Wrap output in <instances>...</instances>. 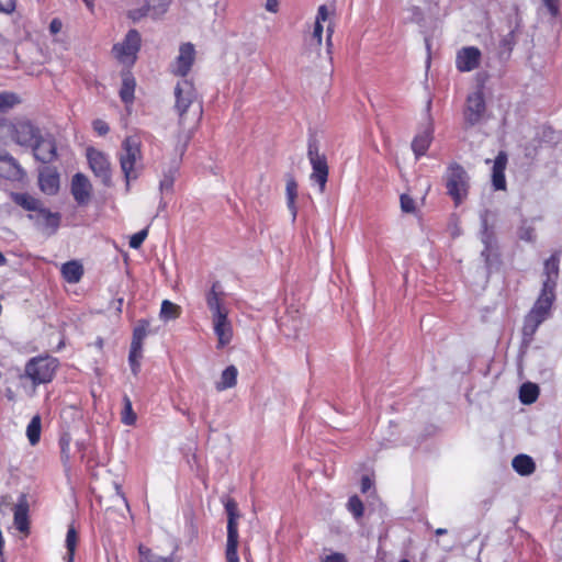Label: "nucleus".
I'll list each match as a JSON object with an SVG mask.
<instances>
[{
	"mask_svg": "<svg viewBox=\"0 0 562 562\" xmlns=\"http://www.w3.org/2000/svg\"><path fill=\"white\" fill-rule=\"evenodd\" d=\"M7 263V259L4 255L0 251V267L4 266Z\"/></svg>",
	"mask_w": 562,
	"mask_h": 562,
	"instance_id": "obj_59",
	"label": "nucleus"
},
{
	"mask_svg": "<svg viewBox=\"0 0 562 562\" xmlns=\"http://www.w3.org/2000/svg\"><path fill=\"white\" fill-rule=\"evenodd\" d=\"M347 508L356 519H360L363 516L364 507L362 501L357 495L348 499Z\"/></svg>",
	"mask_w": 562,
	"mask_h": 562,
	"instance_id": "obj_39",
	"label": "nucleus"
},
{
	"mask_svg": "<svg viewBox=\"0 0 562 562\" xmlns=\"http://www.w3.org/2000/svg\"><path fill=\"white\" fill-rule=\"evenodd\" d=\"M139 562H179L175 553L162 557L154 552L150 548L139 544L138 547Z\"/></svg>",
	"mask_w": 562,
	"mask_h": 562,
	"instance_id": "obj_29",
	"label": "nucleus"
},
{
	"mask_svg": "<svg viewBox=\"0 0 562 562\" xmlns=\"http://www.w3.org/2000/svg\"><path fill=\"white\" fill-rule=\"evenodd\" d=\"M142 142L137 136H127L122 142L119 161L121 170L126 182V190H130V183L136 180L143 169Z\"/></svg>",
	"mask_w": 562,
	"mask_h": 562,
	"instance_id": "obj_4",
	"label": "nucleus"
},
{
	"mask_svg": "<svg viewBox=\"0 0 562 562\" xmlns=\"http://www.w3.org/2000/svg\"><path fill=\"white\" fill-rule=\"evenodd\" d=\"M560 257L561 251L555 250L547 260H544L541 289L555 291L560 273Z\"/></svg>",
	"mask_w": 562,
	"mask_h": 562,
	"instance_id": "obj_18",
	"label": "nucleus"
},
{
	"mask_svg": "<svg viewBox=\"0 0 562 562\" xmlns=\"http://www.w3.org/2000/svg\"><path fill=\"white\" fill-rule=\"evenodd\" d=\"M142 38L137 30H130L124 40L112 47L114 57L123 65L132 66L137 59L140 49Z\"/></svg>",
	"mask_w": 562,
	"mask_h": 562,
	"instance_id": "obj_9",
	"label": "nucleus"
},
{
	"mask_svg": "<svg viewBox=\"0 0 562 562\" xmlns=\"http://www.w3.org/2000/svg\"><path fill=\"white\" fill-rule=\"evenodd\" d=\"M481 241L484 248L481 252L484 258L486 268L491 271L494 267L499 265V254L497 251L494 234L487 227V220H482Z\"/></svg>",
	"mask_w": 562,
	"mask_h": 562,
	"instance_id": "obj_14",
	"label": "nucleus"
},
{
	"mask_svg": "<svg viewBox=\"0 0 562 562\" xmlns=\"http://www.w3.org/2000/svg\"><path fill=\"white\" fill-rule=\"evenodd\" d=\"M16 0H0V13L11 14L15 11Z\"/></svg>",
	"mask_w": 562,
	"mask_h": 562,
	"instance_id": "obj_47",
	"label": "nucleus"
},
{
	"mask_svg": "<svg viewBox=\"0 0 562 562\" xmlns=\"http://www.w3.org/2000/svg\"><path fill=\"white\" fill-rule=\"evenodd\" d=\"M24 170L18 160L7 151H0V177L11 181H19L24 177Z\"/></svg>",
	"mask_w": 562,
	"mask_h": 562,
	"instance_id": "obj_20",
	"label": "nucleus"
},
{
	"mask_svg": "<svg viewBox=\"0 0 562 562\" xmlns=\"http://www.w3.org/2000/svg\"><path fill=\"white\" fill-rule=\"evenodd\" d=\"M136 81L130 71L122 74V86L120 89V98L126 104H132L134 101Z\"/></svg>",
	"mask_w": 562,
	"mask_h": 562,
	"instance_id": "obj_26",
	"label": "nucleus"
},
{
	"mask_svg": "<svg viewBox=\"0 0 562 562\" xmlns=\"http://www.w3.org/2000/svg\"><path fill=\"white\" fill-rule=\"evenodd\" d=\"M143 357V349L130 348L128 362L134 375H137L140 370V359Z\"/></svg>",
	"mask_w": 562,
	"mask_h": 562,
	"instance_id": "obj_40",
	"label": "nucleus"
},
{
	"mask_svg": "<svg viewBox=\"0 0 562 562\" xmlns=\"http://www.w3.org/2000/svg\"><path fill=\"white\" fill-rule=\"evenodd\" d=\"M92 125L93 130L101 136L108 134L110 131L108 123L100 119L94 120Z\"/></svg>",
	"mask_w": 562,
	"mask_h": 562,
	"instance_id": "obj_48",
	"label": "nucleus"
},
{
	"mask_svg": "<svg viewBox=\"0 0 562 562\" xmlns=\"http://www.w3.org/2000/svg\"><path fill=\"white\" fill-rule=\"evenodd\" d=\"M322 562H348L347 558L344 553L334 552L329 555H326Z\"/></svg>",
	"mask_w": 562,
	"mask_h": 562,
	"instance_id": "obj_49",
	"label": "nucleus"
},
{
	"mask_svg": "<svg viewBox=\"0 0 562 562\" xmlns=\"http://www.w3.org/2000/svg\"><path fill=\"white\" fill-rule=\"evenodd\" d=\"M3 124H4V119H1V117H0V127H2V126H3Z\"/></svg>",
	"mask_w": 562,
	"mask_h": 562,
	"instance_id": "obj_64",
	"label": "nucleus"
},
{
	"mask_svg": "<svg viewBox=\"0 0 562 562\" xmlns=\"http://www.w3.org/2000/svg\"><path fill=\"white\" fill-rule=\"evenodd\" d=\"M323 24H319V23H315L314 24V30L312 32V34L310 35V37L307 38V45L308 47L311 48H319L321 45H322V40H323Z\"/></svg>",
	"mask_w": 562,
	"mask_h": 562,
	"instance_id": "obj_41",
	"label": "nucleus"
},
{
	"mask_svg": "<svg viewBox=\"0 0 562 562\" xmlns=\"http://www.w3.org/2000/svg\"><path fill=\"white\" fill-rule=\"evenodd\" d=\"M166 11H167V4H161V5H160V9H159V12H156V11H155V12L153 13V16H154L155 19H157V18H159L161 14H164Z\"/></svg>",
	"mask_w": 562,
	"mask_h": 562,
	"instance_id": "obj_57",
	"label": "nucleus"
},
{
	"mask_svg": "<svg viewBox=\"0 0 562 562\" xmlns=\"http://www.w3.org/2000/svg\"><path fill=\"white\" fill-rule=\"evenodd\" d=\"M470 176L458 162H451L445 173L447 194L452 199L456 206L467 200L470 190Z\"/></svg>",
	"mask_w": 562,
	"mask_h": 562,
	"instance_id": "obj_6",
	"label": "nucleus"
},
{
	"mask_svg": "<svg viewBox=\"0 0 562 562\" xmlns=\"http://www.w3.org/2000/svg\"><path fill=\"white\" fill-rule=\"evenodd\" d=\"M412 10H413L414 14H417V15H420V14H422V12H420L419 8H417V7H413V9H412Z\"/></svg>",
	"mask_w": 562,
	"mask_h": 562,
	"instance_id": "obj_62",
	"label": "nucleus"
},
{
	"mask_svg": "<svg viewBox=\"0 0 562 562\" xmlns=\"http://www.w3.org/2000/svg\"><path fill=\"white\" fill-rule=\"evenodd\" d=\"M83 274L82 265L71 260L61 266V276L68 283H77Z\"/></svg>",
	"mask_w": 562,
	"mask_h": 562,
	"instance_id": "obj_28",
	"label": "nucleus"
},
{
	"mask_svg": "<svg viewBox=\"0 0 562 562\" xmlns=\"http://www.w3.org/2000/svg\"><path fill=\"white\" fill-rule=\"evenodd\" d=\"M266 9L269 12L277 13L279 10V0H267Z\"/></svg>",
	"mask_w": 562,
	"mask_h": 562,
	"instance_id": "obj_53",
	"label": "nucleus"
},
{
	"mask_svg": "<svg viewBox=\"0 0 562 562\" xmlns=\"http://www.w3.org/2000/svg\"><path fill=\"white\" fill-rule=\"evenodd\" d=\"M513 33H508L506 36H504L501 41L502 46L507 49L508 52L512 50V44H513Z\"/></svg>",
	"mask_w": 562,
	"mask_h": 562,
	"instance_id": "obj_52",
	"label": "nucleus"
},
{
	"mask_svg": "<svg viewBox=\"0 0 562 562\" xmlns=\"http://www.w3.org/2000/svg\"><path fill=\"white\" fill-rule=\"evenodd\" d=\"M19 102H20V99L15 93H12V92L0 93V112H5V111L12 109Z\"/></svg>",
	"mask_w": 562,
	"mask_h": 562,
	"instance_id": "obj_38",
	"label": "nucleus"
},
{
	"mask_svg": "<svg viewBox=\"0 0 562 562\" xmlns=\"http://www.w3.org/2000/svg\"><path fill=\"white\" fill-rule=\"evenodd\" d=\"M286 204L289 210L292 212L293 220L296 217L295 199L297 195V184L293 178L286 181Z\"/></svg>",
	"mask_w": 562,
	"mask_h": 562,
	"instance_id": "obj_35",
	"label": "nucleus"
},
{
	"mask_svg": "<svg viewBox=\"0 0 562 562\" xmlns=\"http://www.w3.org/2000/svg\"><path fill=\"white\" fill-rule=\"evenodd\" d=\"M148 235V228H144L131 236L128 245L133 249H138Z\"/></svg>",
	"mask_w": 562,
	"mask_h": 562,
	"instance_id": "obj_44",
	"label": "nucleus"
},
{
	"mask_svg": "<svg viewBox=\"0 0 562 562\" xmlns=\"http://www.w3.org/2000/svg\"><path fill=\"white\" fill-rule=\"evenodd\" d=\"M555 301V291L541 289L533 306L525 316L522 326V341L529 345L539 326L550 317Z\"/></svg>",
	"mask_w": 562,
	"mask_h": 562,
	"instance_id": "obj_3",
	"label": "nucleus"
},
{
	"mask_svg": "<svg viewBox=\"0 0 562 562\" xmlns=\"http://www.w3.org/2000/svg\"><path fill=\"white\" fill-rule=\"evenodd\" d=\"M77 541H78V535H77L75 527L71 525V526H69V528L67 530V535H66V549H67V553L65 555L66 561L74 562Z\"/></svg>",
	"mask_w": 562,
	"mask_h": 562,
	"instance_id": "obj_34",
	"label": "nucleus"
},
{
	"mask_svg": "<svg viewBox=\"0 0 562 562\" xmlns=\"http://www.w3.org/2000/svg\"><path fill=\"white\" fill-rule=\"evenodd\" d=\"M30 147L33 148L34 157L43 164H49L57 158L56 143L49 134H41L38 139Z\"/></svg>",
	"mask_w": 562,
	"mask_h": 562,
	"instance_id": "obj_16",
	"label": "nucleus"
},
{
	"mask_svg": "<svg viewBox=\"0 0 562 562\" xmlns=\"http://www.w3.org/2000/svg\"><path fill=\"white\" fill-rule=\"evenodd\" d=\"M70 441H71V438L68 434H64L59 438L60 454H61V460H63L64 464H67L70 459Z\"/></svg>",
	"mask_w": 562,
	"mask_h": 562,
	"instance_id": "obj_42",
	"label": "nucleus"
},
{
	"mask_svg": "<svg viewBox=\"0 0 562 562\" xmlns=\"http://www.w3.org/2000/svg\"><path fill=\"white\" fill-rule=\"evenodd\" d=\"M195 49L191 43H184L179 48V55L173 66V74L186 77L193 65Z\"/></svg>",
	"mask_w": 562,
	"mask_h": 562,
	"instance_id": "obj_21",
	"label": "nucleus"
},
{
	"mask_svg": "<svg viewBox=\"0 0 562 562\" xmlns=\"http://www.w3.org/2000/svg\"><path fill=\"white\" fill-rule=\"evenodd\" d=\"M180 315V306L170 302L169 300H164L160 308V317L165 321L175 319Z\"/></svg>",
	"mask_w": 562,
	"mask_h": 562,
	"instance_id": "obj_36",
	"label": "nucleus"
},
{
	"mask_svg": "<svg viewBox=\"0 0 562 562\" xmlns=\"http://www.w3.org/2000/svg\"><path fill=\"white\" fill-rule=\"evenodd\" d=\"M486 111L484 94L482 91H475L468 95L464 110L465 123L470 126L479 124Z\"/></svg>",
	"mask_w": 562,
	"mask_h": 562,
	"instance_id": "obj_15",
	"label": "nucleus"
},
{
	"mask_svg": "<svg viewBox=\"0 0 562 562\" xmlns=\"http://www.w3.org/2000/svg\"><path fill=\"white\" fill-rule=\"evenodd\" d=\"M227 514V541H226V562H239L237 548L239 542L238 524L239 517L238 507L234 499H227L224 504Z\"/></svg>",
	"mask_w": 562,
	"mask_h": 562,
	"instance_id": "obj_8",
	"label": "nucleus"
},
{
	"mask_svg": "<svg viewBox=\"0 0 562 562\" xmlns=\"http://www.w3.org/2000/svg\"><path fill=\"white\" fill-rule=\"evenodd\" d=\"M539 387L533 383H524L519 390V398L522 404H532L537 401Z\"/></svg>",
	"mask_w": 562,
	"mask_h": 562,
	"instance_id": "obj_32",
	"label": "nucleus"
},
{
	"mask_svg": "<svg viewBox=\"0 0 562 562\" xmlns=\"http://www.w3.org/2000/svg\"><path fill=\"white\" fill-rule=\"evenodd\" d=\"M70 192L79 205H87L91 199L92 186L87 176L76 173L71 179Z\"/></svg>",
	"mask_w": 562,
	"mask_h": 562,
	"instance_id": "obj_19",
	"label": "nucleus"
},
{
	"mask_svg": "<svg viewBox=\"0 0 562 562\" xmlns=\"http://www.w3.org/2000/svg\"><path fill=\"white\" fill-rule=\"evenodd\" d=\"M176 169H170L168 172L164 173L162 179L160 180L159 188L160 191H171L175 183Z\"/></svg>",
	"mask_w": 562,
	"mask_h": 562,
	"instance_id": "obj_43",
	"label": "nucleus"
},
{
	"mask_svg": "<svg viewBox=\"0 0 562 562\" xmlns=\"http://www.w3.org/2000/svg\"><path fill=\"white\" fill-rule=\"evenodd\" d=\"M331 34H333V29L328 26V29H327V43L328 44L330 43Z\"/></svg>",
	"mask_w": 562,
	"mask_h": 562,
	"instance_id": "obj_60",
	"label": "nucleus"
},
{
	"mask_svg": "<svg viewBox=\"0 0 562 562\" xmlns=\"http://www.w3.org/2000/svg\"><path fill=\"white\" fill-rule=\"evenodd\" d=\"M507 154L499 151L494 159L492 168V186L495 190H506L505 169L507 166Z\"/></svg>",
	"mask_w": 562,
	"mask_h": 562,
	"instance_id": "obj_23",
	"label": "nucleus"
},
{
	"mask_svg": "<svg viewBox=\"0 0 562 562\" xmlns=\"http://www.w3.org/2000/svg\"><path fill=\"white\" fill-rule=\"evenodd\" d=\"M87 159L94 176L99 178L105 187H110L112 183V171L108 155L98 149L88 148Z\"/></svg>",
	"mask_w": 562,
	"mask_h": 562,
	"instance_id": "obj_10",
	"label": "nucleus"
},
{
	"mask_svg": "<svg viewBox=\"0 0 562 562\" xmlns=\"http://www.w3.org/2000/svg\"><path fill=\"white\" fill-rule=\"evenodd\" d=\"M5 42V38L4 36L0 33V43H4Z\"/></svg>",
	"mask_w": 562,
	"mask_h": 562,
	"instance_id": "obj_63",
	"label": "nucleus"
},
{
	"mask_svg": "<svg viewBox=\"0 0 562 562\" xmlns=\"http://www.w3.org/2000/svg\"><path fill=\"white\" fill-rule=\"evenodd\" d=\"M149 12H150V5L145 4L142 8H137V9H133V10L128 11L127 15L133 22H138L139 20H142L143 18L148 15Z\"/></svg>",
	"mask_w": 562,
	"mask_h": 562,
	"instance_id": "obj_45",
	"label": "nucleus"
},
{
	"mask_svg": "<svg viewBox=\"0 0 562 562\" xmlns=\"http://www.w3.org/2000/svg\"><path fill=\"white\" fill-rule=\"evenodd\" d=\"M149 323L147 321H139L133 330L131 347L133 349H143V341L148 334Z\"/></svg>",
	"mask_w": 562,
	"mask_h": 562,
	"instance_id": "obj_31",
	"label": "nucleus"
},
{
	"mask_svg": "<svg viewBox=\"0 0 562 562\" xmlns=\"http://www.w3.org/2000/svg\"><path fill=\"white\" fill-rule=\"evenodd\" d=\"M14 526L20 532H29V502L22 494L14 506Z\"/></svg>",
	"mask_w": 562,
	"mask_h": 562,
	"instance_id": "obj_24",
	"label": "nucleus"
},
{
	"mask_svg": "<svg viewBox=\"0 0 562 562\" xmlns=\"http://www.w3.org/2000/svg\"><path fill=\"white\" fill-rule=\"evenodd\" d=\"M59 368L57 358L44 355L29 359L24 366V371L20 375L21 380H29L36 389L38 385L50 383Z\"/></svg>",
	"mask_w": 562,
	"mask_h": 562,
	"instance_id": "obj_5",
	"label": "nucleus"
},
{
	"mask_svg": "<svg viewBox=\"0 0 562 562\" xmlns=\"http://www.w3.org/2000/svg\"><path fill=\"white\" fill-rule=\"evenodd\" d=\"M41 417L40 415H35L30 420L27 427H26V437L32 446H35L38 443L41 438Z\"/></svg>",
	"mask_w": 562,
	"mask_h": 562,
	"instance_id": "obj_33",
	"label": "nucleus"
},
{
	"mask_svg": "<svg viewBox=\"0 0 562 562\" xmlns=\"http://www.w3.org/2000/svg\"><path fill=\"white\" fill-rule=\"evenodd\" d=\"M481 50L475 46L462 47L457 52L456 67L461 72H470L480 66Z\"/></svg>",
	"mask_w": 562,
	"mask_h": 562,
	"instance_id": "obj_17",
	"label": "nucleus"
},
{
	"mask_svg": "<svg viewBox=\"0 0 562 562\" xmlns=\"http://www.w3.org/2000/svg\"><path fill=\"white\" fill-rule=\"evenodd\" d=\"M546 7L548 8V10L552 13V14H555L557 11H558V0H543Z\"/></svg>",
	"mask_w": 562,
	"mask_h": 562,
	"instance_id": "obj_55",
	"label": "nucleus"
},
{
	"mask_svg": "<svg viewBox=\"0 0 562 562\" xmlns=\"http://www.w3.org/2000/svg\"><path fill=\"white\" fill-rule=\"evenodd\" d=\"M115 491H116L117 496H120L122 498V501L125 503V505L128 506L127 499H126L124 493L122 492L120 484L115 483Z\"/></svg>",
	"mask_w": 562,
	"mask_h": 562,
	"instance_id": "obj_56",
	"label": "nucleus"
},
{
	"mask_svg": "<svg viewBox=\"0 0 562 562\" xmlns=\"http://www.w3.org/2000/svg\"><path fill=\"white\" fill-rule=\"evenodd\" d=\"M10 199L29 214L34 213L43 204L40 199L27 192H10Z\"/></svg>",
	"mask_w": 562,
	"mask_h": 562,
	"instance_id": "obj_25",
	"label": "nucleus"
},
{
	"mask_svg": "<svg viewBox=\"0 0 562 562\" xmlns=\"http://www.w3.org/2000/svg\"><path fill=\"white\" fill-rule=\"evenodd\" d=\"M34 225L42 232L53 235L57 232L61 215L58 212H52L42 204L34 213L27 215Z\"/></svg>",
	"mask_w": 562,
	"mask_h": 562,
	"instance_id": "obj_13",
	"label": "nucleus"
},
{
	"mask_svg": "<svg viewBox=\"0 0 562 562\" xmlns=\"http://www.w3.org/2000/svg\"><path fill=\"white\" fill-rule=\"evenodd\" d=\"M63 29V22L55 18L50 21L49 23V32L53 34V35H56L57 33H59Z\"/></svg>",
	"mask_w": 562,
	"mask_h": 562,
	"instance_id": "obj_51",
	"label": "nucleus"
},
{
	"mask_svg": "<svg viewBox=\"0 0 562 562\" xmlns=\"http://www.w3.org/2000/svg\"><path fill=\"white\" fill-rule=\"evenodd\" d=\"M447 532H448V531H447V529H445V528H438V529H436V531H435V533H436L437 536H443V535H446Z\"/></svg>",
	"mask_w": 562,
	"mask_h": 562,
	"instance_id": "obj_58",
	"label": "nucleus"
},
{
	"mask_svg": "<svg viewBox=\"0 0 562 562\" xmlns=\"http://www.w3.org/2000/svg\"><path fill=\"white\" fill-rule=\"evenodd\" d=\"M123 404L122 423L128 426L134 425L136 422V414L133 411L132 402L128 396H124Z\"/></svg>",
	"mask_w": 562,
	"mask_h": 562,
	"instance_id": "obj_37",
	"label": "nucleus"
},
{
	"mask_svg": "<svg viewBox=\"0 0 562 562\" xmlns=\"http://www.w3.org/2000/svg\"><path fill=\"white\" fill-rule=\"evenodd\" d=\"M38 186L43 193L54 195L59 190V175L56 169L43 167L38 173Z\"/></svg>",
	"mask_w": 562,
	"mask_h": 562,
	"instance_id": "obj_22",
	"label": "nucleus"
},
{
	"mask_svg": "<svg viewBox=\"0 0 562 562\" xmlns=\"http://www.w3.org/2000/svg\"><path fill=\"white\" fill-rule=\"evenodd\" d=\"M372 486V481L368 476H363L361 480V492L367 493Z\"/></svg>",
	"mask_w": 562,
	"mask_h": 562,
	"instance_id": "obj_54",
	"label": "nucleus"
},
{
	"mask_svg": "<svg viewBox=\"0 0 562 562\" xmlns=\"http://www.w3.org/2000/svg\"><path fill=\"white\" fill-rule=\"evenodd\" d=\"M83 2L87 4L88 8L92 9L93 0H83Z\"/></svg>",
	"mask_w": 562,
	"mask_h": 562,
	"instance_id": "obj_61",
	"label": "nucleus"
},
{
	"mask_svg": "<svg viewBox=\"0 0 562 562\" xmlns=\"http://www.w3.org/2000/svg\"><path fill=\"white\" fill-rule=\"evenodd\" d=\"M401 209L404 213H414L416 210L415 201L408 194H402L400 198Z\"/></svg>",
	"mask_w": 562,
	"mask_h": 562,
	"instance_id": "obj_46",
	"label": "nucleus"
},
{
	"mask_svg": "<svg viewBox=\"0 0 562 562\" xmlns=\"http://www.w3.org/2000/svg\"><path fill=\"white\" fill-rule=\"evenodd\" d=\"M205 303L211 314L214 334L217 337V348H223L233 339V325L228 318L229 310L225 303V293L218 281L213 282L205 293Z\"/></svg>",
	"mask_w": 562,
	"mask_h": 562,
	"instance_id": "obj_2",
	"label": "nucleus"
},
{
	"mask_svg": "<svg viewBox=\"0 0 562 562\" xmlns=\"http://www.w3.org/2000/svg\"><path fill=\"white\" fill-rule=\"evenodd\" d=\"M176 104L178 114L179 133L177 135L176 151L180 157L187 150V147L198 128L202 119V105L196 102V92L187 79L179 81L175 88Z\"/></svg>",
	"mask_w": 562,
	"mask_h": 562,
	"instance_id": "obj_1",
	"label": "nucleus"
},
{
	"mask_svg": "<svg viewBox=\"0 0 562 562\" xmlns=\"http://www.w3.org/2000/svg\"><path fill=\"white\" fill-rule=\"evenodd\" d=\"M13 140L20 146L30 147L41 136V130L27 119H20L12 123Z\"/></svg>",
	"mask_w": 562,
	"mask_h": 562,
	"instance_id": "obj_11",
	"label": "nucleus"
},
{
	"mask_svg": "<svg viewBox=\"0 0 562 562\" xmlns=\"http://www.w3.org/2000/svg\"><path fill=\"white\" fill-rule=\"evenodd\" d=\"M513 469L522 476L530 475L536 470V464L531 457L527 454H518L512 461Z\"/></svg>",
	"mask_w": 562,
	"mask_h": 562,
	"instance_id": "obj_27",
	"label": "nucleus"
},
{
	"mask_svg": "<svg viewBox=\"0 0 562 562\" xmlns=\"http://www.w3.org/2000/svg\"><path fill=\"white\" fill-rule=\"evenodd\" d=\"M431 100L427 101L426 113L427 122L423 125L422 130L417 133L412 142V149L416 159H419L428 150L434 136V122L430 116Z\"/></svg>",
	"mask_w": 562,
	"mask_h": 562,
	"instance_id": "obj_12",
	"label": "nucleus"
},
{
	"mask_svg": "<svg viewBox=\"0 0 562 562\" xmlns=\"http://www.w3.org/2000/svg\"><path fill=\"white\" fill-rule=\"evenodd\" d=\"M238 370L235 366H228L221 374V380L216 382L215 387L217 391L231 389L237 383Z\"/></svg>",
	"mask_w": 562,
	"mask_h": 562,
	"instance_id": "obj_30",
	"label": "nucleus"
},
{
	"mask_svg": "<svg viewBox=\"0 0 562 562\" xmlns=\"http://www.w3.org/2000/svg\"><path fill=\"white\" fill-rule=\"evenodd\" d=\"M327 18H328L327 7L325 4H322L317 10L315 23L322 24L323 22H325L327 20Z\"/></svg>",
	"mask_w": 562,
	"mask_h": 562,
	"instance_id": "obj_50",
	"label": "nucleus"
},
{
	"mask_svg": "<svg viewBox=\"0 0 562 562\" xmlns=\"http://www.w3.org/2000/svg\"><path fill=\"white\" fill-rule=\"evenodd\" d=\"M307 158L312 166L310 179L318 186L319 192L323 193L328 180V164L325 154L319 151L318 143L315 138L308 139Z\"/></svg>",
	"mask_w": 562,
	"mask_h": 562,
	"instance_id": "obj_7",
	"label": "nucleus"
}]
</instances>
